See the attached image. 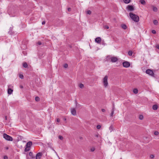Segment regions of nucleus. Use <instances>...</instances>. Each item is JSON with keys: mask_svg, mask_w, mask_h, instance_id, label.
<instances>
[{"mask_svg": "<svg viewBox=\"0 0 159 159\" xmlns=\"http://www.w3.org/2000/svg\"><path fill=\"white\" fill-rule=\"evenodd\" d=\"M32 145V143L31 141H29L27 143L26 145V147L25 149V152H27L29 151L30 149V147Z\"/></svg>", "mask_w": 159, "mask_h": 159, "instance_id": "obj_3", "label": "nucleus"}, {"mask_svg": "<svg viewBox=\"0 0 159 159\" xmlns=\"http://www.w3.org/2000/svg\"><path fill=\"white\" fill-rule=\"evenodd\" d=\"M71 8H68V11H71Z\"/></svg>", "mask_w": 159, "mask_h": 159, "instance_id": "obj_43", "label": "nucleus"}, {"mask_svg": "<svg viewBox=\"0 0 159 159\" xmlns=\"http://www.w3.org/2000/svg\"><path fill=\"white\" fill-rule=\"evenodd\" d=\"M128 55L130 56H131L133 54V52L131 51H129L128 53Z\"/></svg>", "mask_w": 159, "mask_h": 159, "instance_id": "obj_22", "label": "nucleus"}, {"mask_svg": "<svg viewBox=\"0 0 159 159\" xmlns=\"http://www.w3.org/2000/svg\"><path fill=\"white\" fill-rule=\"evenodd\" d=\"M23 67L25 68H26L28 67V65L26 62H25L23 63Z\"/></svg>", "mask_w": 159, "mask_h": 159, "instance_id": "obj_15", "label": "nucleus"}, {"mask_svg": "<svg viewBox=\"0 0 159 159\" xmlns=\"http://www.w3.org/2000/svg\"><path fill=\"white\" fill-rule=\"evenodd\" d=\"M13 29V28L12 27H10L9 29V30L8 31V34H9L10 35H12L13 34V32L12 31Z\"/></svg>", "mask_w": 159, "mask_h": 159, "instance_id": "obj_12", "label": "nucleus"}, {"mask_svg": "<svg viewBox=\"0 0 159 159\" xmlns=\"http://www.w3.org/2000/svg\"><path fill=\"white\" fill-rule=\"evenodd\" d=\"M79 87L81 88H83L84 87V85L82 84H80L79 85Z\"/></svg>", "mask_w": 159, "mask_h": 159, "instance_id": "obj_28", "label": "nucleus"}, {"mask_svg": "<svg viewBox=\"0 0 159 159\" xmlns=\"http://www.w3.org/2000/svg\"><path fill=\"white\" fill-rule=\"evenodd\" d=\"M64 120H66V119H64Z\"/></svg>", "mask_w": 159, "mask_h": 159, "instance_id": "obj_49", "label": "nucleus"}, {"mask_svg": "<svg viewBox=\"0 0 159 159\" xmlns=\"http://www.w3.org/2000/svg\"><path fill=\"white\" fill-rule=\"evenodd\" d=\"M5 119L6 120L7 119V116L5 117Z\"/></svg>", "mask_w": 159, "mask_h": 159, "instance_id": "obj_47", "label": "nucleus"}, {"mask_svg": "<svg viewBox=\"0 0 159 159\" xmlns=\"http://www.w3.org/2000/svg\"><path fill=\"white\" fill-rule=\"evenodd\" d=\"M121 27L124 30H125L127 29V26L126 25H121Z\"/></svg>", "mask_w": 159, "mask_h": 159, "instance_id": "obj_19", "label": "nucleus"}, {"mask_svg": "<svg viewBox=\"0 0 159 159\" xmlns=\"http://www.w3.org/2000/svg\"><path fill=\"white\" fill-rule=\"evenodd\" d=\"M22 53L24 56H25L27 54V53L26 51H23V52H22Z\"/></svg>", "mask_w": 159, "mask_h": 159, "instance_id": "obj_27", "label": "nucleus"}, {"mask_svg": "<svg viewBox=\"0 0 159 159\" xmlns=\"http://www.w3.org/2000/svg\"><path fill=\"white\" fill-rule=\"evenodd\" d=\"M87 13L88 14H89V15H90L91 14V12L90 11V10H88V11H87Z\"/></svg>", "mask_w": 159, "mask_h": 159, "instance_id": "obj_29", "label": "nucleus"}, {"mask_svg": "<svg viewBox=\"0 0 159 159\" xmlns=\"http://www.w3.org/2000/svg\"><path fill=\"white\" fill-rule=\"evenodd\" d=\"M13 90L11 89H8V93L9 94H11L12 93Z\"/></svg>", "mask_w": 159, "mask_h": 159, "instance_id": "obj_13", "label": "nucleus"}, {"mask_svg": "<svg viewBox=\"0 0 159 159\" xmlns=\"http://www.w3.org/2000/svg\"><path fill=\"white\" fill-rule=\"evenodd\" d=\"M68 64H65L64 65V67H65V68H66L68 67Z\"/></svg>", "mask_w": 159, "mask_h": 159, "instance_id": "obj_32", "label": "nucleus"}, {"mask_svg": "<svg viewBox=\"0 0 159 159\" xmlns=\"http://www.w3.org/2000/svg\"><path fill=\"white\" fill-rule=\"evenodd\" d=\"M111 61L113 62H115L118 60L117 58L116 57H111Z\"/></svg>", "mask_w": 159, "mask_h": 159, "instance_id": "obj_9", "label": "nucleus"}, {"mask_svg": "<svg viewBox=\"0 0 159 159\" xmlns=\"http://www.w3.org/2000/svg\"><path fill=\"white\" fill-rule=\"evenodd\" d=\"M71 113L73 115L75 116L76 115V111L74 108H72L71 109Z\"/></svg>", "mask_w": 159, "mask_h": 159, "instance_id": "obj_11", "label": "nucleus"}, {"mask_svg": "<svg viewBox=\"0 0 159 159\" xmlns=\"http://www.w3.org/2000/svg\"><path fill=\"white\" fill-rule=\"evenodd\" d=\"M101 41V39L100 37H98L95 39V41L96 42L99 43H100Z\"/></svg>", "mask_w": 159, "mask_h": 159, "instance_id": "obj_10", "label": "nucleus"}, {"mask_svg": "<svg viewBox=\"0 0 159 159\" xmlns=\"http://www.w3.org/2000/svg\"><path fill=\"white\" fill-rule=\"evenodd\" d=\"M101 127V126L100 125H98L97 126V128L98 129H99Z\"/></svg>", "mask_w": 159, "mask_h": 159, "instance_id": "obj_31", "label": "nucleus"}, {"mask_svg": "<svg viewBox=\"0 0 159 159\" xmlns=\"http://www.w3.org/2000/svg\"><path fill=\"white\" fill-rule=\"evenodd\" d=\"M7 149H8V148H7Z\"/></svg>", "mask_w": 159, "mask_h": 159, "instance_id": "obj_48", "label": "nucleus"}, {"mask_svg": "<svg viewBox=\"0 0 159 159\" xmlns=\"http://www.w3.org/2000/svg\"><path fill=\"white\" fill-rule=\"evenodd\" d=\"M150 157L152 158H153L154 157V156L153 155H151L150 156Z\"/></svg>", "mask_w": 159, "mask_h": 159, "instance_id": "obj_39", "label": "nucleus"}, {"mask_svg": "<svg viewBox=\"0 0 159 159\" xmlns=\"http://www.w3.org/2000/svg\"><path fill=\"white\" fill-rule=\"evenodd\" d=\"M154 134L155 135H157L159 134V133L158 131H155Z\"/></svg>", "mask_w": 159, "mask_h": 159, "instance_id": "obj_33", "label": "nucleus"}, {"mask_svg": "<svg viewBox=\"0 0 159 159\" xmlns=\"http://www.w3.org/2000/svg\"><path fill=\"white\" fill-rule=\"evenodd\" d=\"M3 137L7 141H12L13 140V138L12 137L5 133L3 134Z\"/></svg>", "mask_w": 159, "mask_h": 159, "instance_id": "obj_4", "label": "nucleus"}, {"mask_svg": "<svg viewBox=\"0 0 159 159\" xmlns=\"http://www.w3.org/2000/svg\"><path fill=\"white\" fill-rule=\"evenodd\" d=\"M139 119L141 120H142L143 119V115H139Z\"/></svg>", "mask_w": 159, "mask_h": 159, "instance_id": "obj_24", "label": "nucleus"}, {"mask_svg": "<svg viewBox=\"0 0 159 159\" xmlns=\"http://www.w3.org/2000/svg\"><path fill=\"white\" fill-rule=\"evenodd\" d=\"M58 138L59 139H60L61 140H62L63 139V137L62 136L60 135H59V136Z\"/></svg>", "mask_w": 159, "mask_h": 159, "instance_id": "obj_30", "label": "nucleus"}, {"mask_svg": "<svg viewBox=\"0 0 159 159\" xmlns=\"http://www.w3.org/2000/svg\"><path fill=\"white\" fill-rule=\"evenodd\" d=\"M158 106L156 105H154L152 106V108L154 110H156L157 109Z\"/></svg>", "mask_w": 159, "mask_h": 159, "instance_id": "obj_14", "label": "nucleus"}, {"mask_svg": "<svg viewBox=\"0 0 159 159\" xmlns=\"http://www.w3.org/2000/svg\"><path fill=\"white\" fill-rule=\"evenodd\" d=\"M102 112H105V110L104 109H102Z\"/></svg>", "mask_w": 159, "mask_h": 159, "instance_id": "obj_42", "label": "nucleus"}, {"mask_svg": "<svg viewBox=\"0 0 159 159\" xmlns=\"http://www.w3.org/2000/svg\"><path fill=\"white\" fill-rule=\"evenodd\" d=\"M140 2L143 5H145L146 4V2L144 0H140Z\"/></svg>", "mask_w": 159, "mask_h": 159, "instance_id": "obj_16", "label": "nucleus"}, {"mask_svg": "<svg viewBox=\"0 0 159 159\" xmlns=\"http://www.w3.org/2000/svg\"><path fill=\"white\" fill-rule=\"evenodd\" d=\"M4 159H8V157L7 156H5L4 157Z\"/></svg>", "mask_w": 159, "mask_h": 159, "instance_id": "obj_38", "label": "nucleus"}, {"mask_svg": "<svg viewBox=\"0 0 159 159\" xmlns=\"http://www.w3.org/2000/svg\"><path fill=\"white\" fill-rule=\"evenodd\" d=\"M156 47L158 49H159V45H157Z\"/></svg>", "mask_w": 159, "mask_h": 159, "instance_id": "obj_44", "label": "nucleus"}, {"mask_svg": "<svg viewBox=\"0 0 159 159\" xmlns=\"http://www.w3.org/2000/svg\"><path fill=\"white\" fill-rule=\"evenodd\" d=\"M123 66L125 68L129 67L130 66V63L128 61H125L123 63Z\"/></svg>", "mask_w": 159, "mask_h": 159, "instance_id": "obj_7", "label": "nucleus"}, {"mask_svg": "<svg viewBox=\"0 0 159 159\" xmlns=\"http://www.w3.org/2000/svg\"><path fill=\"white\" fill-rule=\"evenodd\" d=\"M112 125H111L110 127H109V129L111 130H111H112Z\"/></svg>", "mask_w": 159, "mask_h": 159, "instance_id": "obj_35", "label": "nucleus"}, {"mask_svg": "<svg viewBox=\"0 0 159 159\" xmlns=\"http://www.w3.org/2000/svg\"><path fill=\"white\" fill-rule=\"evenodd\" d=\"M64 120H66V119H64Z\"/></svg>", "mask_w": 159, "mask_h": 159, "instance_id": "obj_50", "label": "nucleus"}, {"mask_svg": "<svg viewBox=\"0 0 159 159\" xmlns=\"http://www.w3.org/2000/svg\"><path fill=\"white\" fill-rule=\"evenodd\" d=\"M40 98L39 97H36L35 98V100L36 101H39V100Z\"/></svg>", "mask_w": 159, "mask_h": 159, "instance_id": "obj_26", "label": "nucleus"}, {"mask_svg": "<svg viewBox=\"0 0 159 159\" xmlns=\"http://www.w3.org/2000/svg\"><path fill=\"white\" fill-rule=\"evenodd\" d=\"M57 122H59L60 121V120L59 118H57Z\"/></svg>", "mask_w": 159, "mask_h": 159, "instance_id": "obj_40", "label": "nucleus"}, {"mask_svg": "<svg viewBox=\"0 0 159 159\" xmlns=\"http://www.w3.org/2000/svg\"><path fill=\"white\" fill-rule=\"evenodd\" d=\"M42 153H43L42 152H40V156L42 155Z\"/></svg>", "mask_w": 159, "mask_h": 159, "instance_id": "obj_46", "label": "nucleus"}, {"mask_svg": "<svg viewBox=\"0 0 159 159\" xmlns=\"http://www.w3.org/2000/svg\"><path fill=\"white\" fill-rule=\"evenodd\" d=\"M29 155L31 159H40V152H38L35 156L33 155L32 152H30L29 153Z\"/></svg>", "mask_w": 159, "mask_h": 159, "instance_id": "obj_2", "label": "nucleus"}, {"mask_svg": "<svg viewBox=\"0 0 159 159\" xmlns=\"http://www.w3.org/2000/svg\"><path fill=\"white\" fill-rule=\"evenodd\" d=\"M45 24V21H43L42 22V25H44Z\"/></svg>", "mask_w": 159, "mask_h": 159, "instance_id": "obj_41", "label": "nucleus"}, {"mask_svg": "<svg viewBox=\"0 0 159 159\" xmlns=\"http://www.w3.org/2000/svg\"><path fill=\"white\" fill-rule=\"evenodd\" d=\"M147 74L151 75L152 77H154V74L152 70L150 69H148L146 70Z\"/></svg>", "mask_w": 159, "mask_h": 159, "instance_id": "obj_6", "label": "nucleus"}, {"mask_svg": "<svg viewBox=\"0 0 159 159\" xmlns=\"http://www.w3.org/2000/svg\"><path fill=\"white\" fill-rule=\"evenodd\" d=\"M19 77L22 79L24 78V76L22 74H20L19 75Z\"/></svg>", "mask_w": 159, "mask_h": 159, "instance_id": "obj_25", "label": "nucleus"}, {"mask_svg": "<svg viewBox=\"0 0 159 159\" xmlns=\"http://www.w3.org/2000/svg\"><path fill=\"white\" fill-rule=\"evenodd\" d=\"M37 44L39 45H40V42L39 41L38 42Z\"/></svg>", "mask_w": 159, "mask_h": 159, "instance_id": "obj_45", "label": "nucleus"}, {"mask_svg": "<svg viewBox=\"0 0 159 159\" xmlns=\"http://www.w3.org/2000/svg\"><path fill=\"white\" fill-rule=\"evenodd\" d=\"M127 9L130 11H133L134 10V8L132 5H128L127 7Z\"/></svg>", "mask_w": 159, "mask_h": 159, "instance_id": "obj_8", "label": "nucleus"}, {"mask_svg": "<svg viewBox=\"0 0 159 159\" xmlns=\"http://www.w3.org/2000/svg\"><path fill=\"white\" fill-rule=\"evenodd\" d=\"M105 29H108L109 28V26L108 25H105L104 27Z\"/></svg>", "mask_w": 159, "mask_h": 159, "instance_id": "obj_37", "label": "nucleus"}, {"mask_svg": "<svg viewBox=\"0 0 159 159\" xmlns=\"http://www.w3.org/2000/svg\"><path fill=\"white\" fill-rule=\"evenodd\" d=\"M124 3L128 4L130 2V0H123Z\"/></svg>", "mask_w": 159, "mask_h": 159, "instance_id": "obj_17", "label": "nucleus"}, {"mask_svg": "<svg viewBox=\"0 0 159 159\" xmlns=\"http://www.w3.org/2000/svg\"><path fill=\"white\" fill-rule=\"evenodd\" d=\"M114 114V109L113 108L112 111L111 113V117L113 116V115Z\"/></svg>", "mask_w": 159, "mask_h": 159, "instance_id": "obj_23", "label": "nucleus"}, {"mask_svg": "<svg viewBox=\"0 0 159 159\" xmlns=\"http://www.w3.org/2000/svg\"><path fill=\"white\" fill-rule=\"evenodd\" d=\"M133 92L135 94H137L138 92V90L137 89H134L133 90Z\"/></svg>", "mask_w": 159, "mask_h": 159, "instance_id": "obj_18", "label": "nucleus"}, {"mask_svg": "<svg viewBox=\"0 0 159 159\" xmlns=\"http://www.w3.org/2000/svg\"><path fill=\"white\" fill-rule=\"evenodd\" d=\"M153 10L154 11L157 12V9L156 7H153Z\"/></svg>", "mask_w": 159, "mask_h": 159, "instance_id": "obj_20", "label": "nucleus"}, {"mask_svg": "<svg viewBox=\"0 0 159 159\" xmlns=\"http://www.w3.org/2000/svg\"><path fill=\"white\" fill-rule=\"evenodd\" d=\"M152 33L153 34H155L156 33V31L155 30H152Z\"/></svg>", "mask_w": 159, "mask_h": 159, "instance_id": "obj_36", "label": "nucleus"}, {"mask_svg": "<svg viewBox=\"0 0 159 159\" xmlns=\"http://www.w3.org/2000/svg\"><path fill=\"white\" fill-rule=\"evenodd\" d=\"M90 150H91V151L93 152L95 150V148L94 147H93L91 148Z\"/></svg>", "mask_w": 159, "mask_h": 159, "instance_id": "obj_34", "label": "nucleus"}, {"mask_svg": "<svg viewBox=\"0 0 159 159\" xmlns=\"http://www.w3.org/2000/svg\"><path fill=\"white\" fill-rule=\"evenodd\" d=\"M153 23L155 25H157L158 23V22L157 20H154L153 21Z\"/></svg>", "mask_w": 159, "mask_h": 159, "instance_id": "obj_21", "label": "nucleus"}, {"mask_svg": "<svg viewBox=\"0 0 159 159\" xmlns=\"http://www.w3.org/2000/svg\"><path fill=\"white\" fill-rule=\"evenodd\" d=\"M129 16L135 22H138L139 20V18L138 16L132 12H130L129 14Z\"/></svg>", "mask_w": 159, "mask_h": 159, "instance_id": "obj_1", "label": "nucleus"}, {"mask_svg": "<svg viewBox=\"0 0 159 159\" xmlns=\"http://www.w3.org/2000/svg\"><path fill=\"white\" fill-rule=\"evenodd\" d=\"M107 79L108 76L106 75L103 79V83L105 87H107L108 85Z\"/></svg>", "mask_w": 159, "mask_h": 159, "instance_id": "obj_5", "label": "nucleus"}]
</instances>
